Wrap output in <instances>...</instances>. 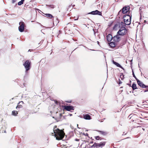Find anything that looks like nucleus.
Instances as JSON below:
<instances>
[{
	"label": "nucleus",
	"instance_id": "obj_1",
	"mask_svg": "<svg viewBox=\"0 0 148 148\" xmlns=\"http://www.w3.org/2000/svg\"><path fill=\"white\" fill-rule=\"evenodd\" d=\"M54 133H51L52 136L54 135L57 140H59L62 139L64 137L65 133L62 130L57 128L54 130Z\"/></svg>",
	"mask_w": 148,
	"mask_h": 148
},
{
	"label": "nucleus",
	"instance_id": "obj_2",
	"mask_svg": "<svg viewBox=\"0 0 148 148\" xmlns=\"http://www.w3.org/2000/svg\"><path fill=\"white\" fill-rule=\"evenodd\" d=\"M76 25L72 22L68 23L66 27L64 28L65 32L68 34H71L73 33V31Z\"/></svg>",
	"mask_w": 148,
	"mask_h": 148
},
{
	"label": "nucleus",
	"instance_id": "obj_3",
	"mask_svg": "<svg viewBox=\"0 0 148 148\" xmlns=\"http://www.w3.org/2000/svg\"><path fill=\"white\" fill-rule=\"evenodd\" d=\"M129 14L124 15L123 18L125 24L128 25H129L131 23L132 17L131 14Z\"/></svg>",
	"mask_w": 148,
	"mask_h": 148
},
{
	"label": "nucleus",
	"instance_id": "obj_4",
	"mask_svg": "<svg viewBox=\"0 0 148 148\" xmlns=\"http://www.w3.org/2000/svg\"><path fill=\"white\" fill-rule=\"evenodd\" d=\"M127 33V31L125 27H120V29L117 32V34L120 36L126 35Z\"/></svg>",
	"mask_w": 148,
	"mask_h": 148
},
{
	"label": "nucleus",
	"instance_id": "obj_5",
	"mask_svg": "<svg viewBox=\"0 0 148 148\" xmlns=\"http://www.w3.org/2000/svg\"><path fill=\"white\" fill-rule=\"evenodd\" d=\"M130 7L128 5H125L119 11V13H122L123 14L128 13L130 14Z\"/></svg>",
	"mask_w": 148,
	"mask_h": 148
},
{
	"label": "nucleus",
	"instance_id": "obj_6",
	"mask_svg": "<svg viewBox=\"0 0 148 148\" xmlns=\"http://www.w3.org/2000/svg\"><path fill=\"white\" fill-rule=\"evenodd\" d=\"M106 143V142H101L99 143L95 142L91 146V147L92 148H102L105 146Z\"/></svg>",
	"mask_w": 148,
	"mask_h": 148
},
{
	"label": "nucleus",
	"instance_id": "obj_7",
	"mask_svg": "<svg viewBox=\"0 0 148 148\" xmlns=\"http://www.w3.org/2000/svg\"><path fill=\"white\" fill-rule=\"evenodd\" d=\"M31 62L29 60H27L23 64L25 68L26 69V71H27L30 69Z\"/></svg>",
	"mask_w": 148,
	"mask_h": 148
},
{
	"label": "nucleus",
	"instance_id": "obj_8",
	"mask_svg": "<svg viewBox=\"0 0 148 148\" xmlns=\"http://www.w3.org/2000/svg\"><path fill=\"white\" fill-rule=\"evenodd\" d=\"M137 82L138 84L140 87L143 88H146V89L144 90V92L148 91V86H145L143 82L139 80L138 79L137 80Z\"/></svg>",
	"mask_w": 148,
	"mask_h": 148
},
{
	"label": "nucleus",
	"instance_id": "obj_9",
	"mask_svg": "<svg viewBox=\"0 0 148 148\" xmlns=\"http://www.w3.org/2000/svg\"><path fill=\"white\" fill-rule=\"evenodd\" d=\"M20 26L18 27V30L21 32H23L24 29L25 24L24 22L22 21L19 22Z\"/></svg>",
	"mask_w": 148,
	"mask_h": 148
},
{
	"label": "nucleus",
	"instance_id": "obj_10",
	"mask_svg": "<svg viewBox=\"0 0 148 148\" xmlns=\"http://www.w3.org/2000/svg\"><path fill=\"white\" fill-rule=\"evenodd\" d=\"M62 107L64 110L68 111H71V110H74V108L73 107L70 106L65 105L63 106Z\"/></svg>",
	"mask_w": 148,
	"mask_h": 148
},
{
	"label": "nucleus",
	"instance_id": "obj_11",
	"mask_svg": "<svg viewBox=\"0 0 148 148\" xmlns=\"http://www.w3.org/2000/svg\"><path fill=\"white\" fill-rule=\"evenodd\" d=\"M120 35L117 34L116 35L113 37V41L116 42H119L121 38L120 37Z\"/></svg>",
	"mask_w": 148,
	"mask_h": 148
},
{
	"label": "nucleus",
	"instance_id": "obj_12",
	"mask_svg": "<svg viewBox=\"0 0 148 148\" xmlns=\"http://www.w3.org/2000/svg\"><path fill=\"white\" fill-rule=\"evenodd\" d=\"M88 14H92V15L97 14L99 15H101L102 13L101 12L96 10L95 11H93L90 13H89Z\"/></svg>",
	"mask_w": 148,
	"mask_h": 148
},
{
	"label": "nucleus",
	"instance_id": "obj_13",
	"mask_svg": "<svg viewBox=\"0 0 148 148\" xmlns=\"http://www.w3.org/2000/svg\"><path fill=\"white\" fill-rule=\"evenodd\" d=\"M83 118L84 119L86 120H90L91 119V116L88 114H84Z\"/></svg>",
	"mask_w": 148,
	"mask_h": 148
},
{
	"label": "nucleus",
	"instance_id": "obj_14",
	"mask_svg": "<svg viewBox=\"0 0 148 148\" xmlns=\"http://www.w3.org/2000/svg\"><path fill=\"white\" fill-rule=\"evenodd\" d=\"M107 39L108 41L110 42L113 40V37L111 34H109L107 36Z\"/></svg>",
	"mask_w": 148,
	"mask_h": 148
},
{
	"label": "nucleus",
	"instance_id": "obj_15",
	"mask_svg": "<svg viewBox=\"0 0 148 148\" xmlns=\"http://www.w3.org/2000/svg\"><path fill=\"white\" fill-rule=\"evenodd\" d=\"M112 62L114 64L116 65L117 67H119L121 68L122 69H123V67L119 64L115 62L114 60H113Z\"/></svg>",
	"mask_w": 148,
	"mask_h": 148
},
{
	"label": "nucleus",
	"instance_id": "obj_16",
	"mask_svg": "<svg viewBox=\"0 0 148 148\" xmlns=\"http://www.w3.org/2000/svg\"><path fill=\"white\" fill-rule=\"evenodd\" d=\"M88 133H86V134H83V135L82 136V140L83 141H86V139H84V137H86V136H88Z\"/></svg>",
	"mask_w": 148,
	"mask_h": 148
},
{
	"label": "nucleus",
	"instance_id": "obj_17",
	"mask_svg": "<svg viewBox=\"0 0 148 148\" xmlns=\"http://www.w3.org/2000/svg\"><path fill=\"white\" fill-rule=\"evenodd\" d=\"M45 16L49 18H54V17L51 14H45Z\"/></svg>",
	"mask_w": 148,
	"mask_h": 148
},
{
	"label": "nucleus",
	"instance_id": "obj_18",
	"mask_svg": "<svg viewBox=\"0 0 148 148\" xmlns=\"http://www.w3.org/2000/svg\"><path fill=\"white\" fill-rule=\"evenodd\" d=\"M115 42H112L109 43V45L112 48H113L115 47Z\"/></svg>",
	"mask_w": 148,
	"mask_h": 148
},
{
	"label": "nucleus",
	"instance_id": "obj_19",
	"mask_svg": "<svg viewBox=\"0 0 148 148\" xmlns=\"http://www.w3.org/2000/svg\"><path fill=\"white\" fill-rule=\"evenodd\" d=\"M98 132H99L100 134L103 136L106 135L107 134V132L106 131H98Z\"/></svg>",
	"mask_w": 148,
	"mask_h": 148
},
{
	"label": "nucleus",
	"instance_id": "obj_20",
	"mask_svg": "<svg viewBox=\"0 0 148 148\" xmlns=\"http://www.w3.org/2000/svg\"><path fill=\"white\" fill-rule=\"evenodd\" d=\"M132 87L133 90H135V89L138 88L137 87H136V84L134 83H133V84Z\"/></svg>",
	"mask_w": 148,
	"mask_h": 148
},
{
	"label": "nucleus",
	"instance_id": "obj_21",
	"mask_svg": "<svg viewBox=\"0 0 148 148\" xmlns=\"http://www.w3.org/2000/svg\"><path fill=\"white\" fill-rule=\"evenodd\" d=\"M18 114V112L16 110H13L12 112V114L14 116H16Z\"/></svg>",
	"mask_w": 148,
	"mask_h": 148
},
{
	"label": "nucleus",
	"instance_id": "obj_22",
	"mask_svg": "<svg viewBox=\"0 0 148 148\" xmlns=\"http://www.w3.org/2000/svg\"><path fill=\"white\" fill-rule=\"evenodd\" d=\"M95 139L97 140H101L102 139V138H101L99 136H95Z\"/></svg>",
	"mask_w": 148,
	"mask_h": 148
},
{
	"label": "nucleus",
	"instance_id": "obj_23",
	"mask_svg": "<svg viewBox=\"0 0 148 148\" xmlns=\"http://www.w3.org/2000/svg\"><path fill=\"white\" fill-rule=\"evenodd\" d=\"M25 0H21V1L19 2L18 3V5H20L22 4H23V2Z\"/></svg>",
	"mask_w": 148,
	"mask_h": 148
},
{
	"label": "nucleus",
	"instance_id": "obj_24",
	"mask_svg": "<svg viewBox=\"0 0 148 148\" xmlns=\"http://www.w3.org/2000/svg\"><path fill=\"white\" fill-rule=\"evenodd\" d=\"M46 6L52 9L54 8L55 7L54 5H47Z\"/></svg>",
	"mask_w": 148,
	"mask_h": 148
},
{
	"label": "nucleus",
	"instance_id": "obj_25",
	"mask_svg": "<svg viewBox=\"0 0 148 148\" xmlns=\"http://www.w3.org/2000/svg\"><path fill=\"white\" fill-rule=\"evenodd\" d=\"M22 107H23V106L22 105L20 104H18V105L16 107V109H17L18 108H22Z\"/></svg>",
	"mask_w": 148,
	"mask_h": 148
},
{
	"label": "nucleus",
	"instance_id": "obj_26",
	"mask_svg": "<svg viewBox=\"0 0 148 148\" xmlns=\"http://www.w3.org/2000/svg\"><path fill=\"white\" fill-rule=\"evenodd\" d=\"M133 76L136 79V81H137V80H138V79L136 77L135 75L134 74V73L133 72Z\"/></svg>",
	"mask_w": 148,
	"mask_h": 148
},
{
	"label": "nucleus",
	"instance_id": "obj_27",
	"mask_svg": "<svg viewBox=\"0 0 148 148\" xmlns=\"http://www.w3.org/2000/svg\"><path fill=\"white\" fill-rule=\"evenodd\" d=\"M120 77L121 78L122 80H123L124 78V76L123 75H121L120 76Z\"/></svg>",
	"mask_w": 148,
	"mask_h": 148
},
{
	"label": "nucleus",
	"instance_id": "obj_28",
	"mask_svg": "<svg viewBox=\"0 0 148 148\" xmlns=\"http://www.w3.org/2000/svg\"><path fill=\"white\" fill-rule=\"evenodd\" d=\"M120 24L123 26H125V23H124L122 22H121Z\"/></svg>",
	"mask_w": 148,
	"mask_h": 148
},
{
	"label": "nucleus",
	"instance_id": "obj_29",
	"mask_svg": "<svg viewBox=\"0 0 148 148\" xmlns=\"http://www.w3.org/2000/svg\"><path fill=\"white\" fill-rule=\"evenodd\" d=\"M17 0H12V3H14L16 2Z\"/></svg>",
	"mask_w": 148,
	"mask_h": 148
},
{
	"label": "nucleus",
	"instance_id": "obj_30",
	"mask_svg": "<svg viewBox=\"0 0 148 148\" xmlns=\"http://www.w3.org/2000/svg\"><path fill=\"white\" fill-rule=\"evenodd\" d=\"M23 103V101H21L19 102L18 103V104H21L22 105Z\"/></svg>",
	"mask_w": 148,
	"mask_h": 148
},
{
	"label": "nucleus",
	"instance_id": "obj_31",
	"mask_svg": "<svg viewBox=\"0 0 148 148\" xmlns=\"http://www.w3.org/2000/svg\"><path fill=\"white\" fill-rule=\"evenodd\" d=\"M57 127V126H54V127H53V130H55L56 129H55V128H56Z\"/></svg>",
	"mask_w": 148,
	"mask_h": 148
},
{
	"label": "nucleus",
	"instance_id": "obj_32",
	"mask_svg": "<svg viewBox=\"0 0 148 148\" xmlns=\"http://www.w3.org/2000/svg\"><path fill=\"white\" fill-rule=\"evenodd\" d=\"M59 115L60 118H61L62 116V114L60 113V114Z\"/></svg>",
	"mask_w": 148,
	"mask_h": 148
},
{
	"label": "nucleus",
	"instance_id": "obj_33",
	"mask_svg": "<svg viewBox=\"0 0 148 148\" xmlns=\"http://www.w3.org/2000/svg\"><path fill=\"white\" fill-rule=\"evenodd\" d=\"M75 140L76 141H79V139H75Z\"/></svg>",
	"mask_w": 148,
	"mask_h": 148
},
{
	"label": "nucleus",
	"instance_id": "obj_34",
	"mask_svg": "<svg viewBox=\"0 0 148 148\" xmlns=\"http://www.w3.org/2000/svg\"><path fill=\"white\" fill-rule=\"evenodd\" d=\"M122 83V82H121V81H120L119 82V84H121Z\"/></svg>",
	"mask_w": 148,
	"mask_h": 148
},
{
	"label": "nucleus",
	"instance_id": "obj_35",
	"mask_svg": "<svg viewBox=\"0 0 148 148\" xmlns=\"http://www.w3.org/2000/svg\"><path fill=\"white\" fill-rule=\"evenodd\" d=\"M55 103L57 104H58V103H59V102L57 101Z\"/></svg>",
	"mask_w": 148,
	"mask_h": 148
},
{
	"label": "nucleus",
	"instance_id": "obj_36",
	"mask_svg": "<svg viewBox=\"0 0 148 148\" xmlns=\"http://www.w3.org/2000/svg\"><path fill=\"white\" fill-rule=\"evenodd\" d=\"M61 32H62L61 31L59 30V34H60V33L61 34Z\"/></svg>",
	"mask_w": 148,
	"mask_h": 148
},
{
	"label": "nucleus",
	"instance_id": "obj_37",
	"mask_svg": "<svg viewBox=\"0 0 148 148\" xmlns=\"http://www.w3.org/2000/svg\"><path fill=\"white\" fill-rule=\"evenodd\" d=\"M93 141H92V142H90V144L92 143H93Z\"/></svg>",
	"mask_w": 148,
	"mask_h": 148
},
{
	"label": "nucleus",
	"instance_id": "obj_38",
	"mask_svg": "<svg viewBox=\"0 0 148 148\" xmlns=\"http://www.w3.org/2000/svg\"><path fill=\"white\" fill-rule=\"evenodd\" d=\"M78 18V17L77 18V19H74V21H75V20H77Z\"/></svg>",
	"mask_w": 148,
	"mask_h": 148
},
{
	"label": "nucleus",
	"instance_id": "obj_39",
	"mask_svg": "<svg viewBox=\"0 0 148 148\" xmlns=\"http://www.w3.org/2000/svg\"><path fill=\"white\" fill-rule=\"evenodd\" d=\"M59 34L58 35V37H59Z\"/></svg>",
	"mask_w": 148,
	"mask_h": 148
},
{
	"label": "nucleus",
	"instance_id": "obj_40",
	"mask_svg": "<svg viewBox=\"0 0 148 148\" xmlns=\"http://www.w3.org/2000/svg\"><path fill=\"white\" fill-rule=\"evenodd\" d=\"M128 85H129V86H131V84H128Z\"/></svg>",
	"mask_w": 148,
	"mask_h": 148
},
{
	"label": "nucleus",
	"instance_id": "obj_41",
	"mask_svg": "<svg viewBox=\"0 0 148 148\" xmlns=\"http://www.w3.org/2000/svg\"><path fill=\"white\" fill-rule=\"evenodd\" d=\"M146 22V21L145 20L144 21V22Z\"/></svg>",
	"mask_w": 148,
	"mask_h": 148
},
{
	"label": "nucleus",
	"instance_id": "obj_42",
	"mask_svg": "<svg viewBox=\"0 0 148 148\" xmlns=\"http://www.w3.org/2000/svg\"><path fill=\"white\" fill-rule=\"evenodd\" d=\"M131 115V114H130V115H129V117H130Z\"/></svg>",
	"mask_w": 148,
	"mask_h": 148
},
{
	"label": "nucleus",
	"instance_id": "obj_43",
	"mask_svg": "<svg viewBox=\"0 0 148 148\" xmlns=\"http://www.w3.org/2000/svg\"><path fill=\"white\" fill-rule=\"evenodd\" d=\"M132 117V116H131L130 117V119H131Z\"/></svg>",
	"mask_w": 148,
	"mask_h": 148
},
{
	"label": "nucleus",
	"instance_id": "obj_44",
	"mask_svg": "<svg viewBox=\"0 0 148 148\" xmlns=\"http://www.w3.org/2000/svg\"><path fill=\"white\" fill-rule=\"evenodd\" d=\"M29 51H31V50H30L29 49Z\"/></svg>",
	"mask_w": 148,
	"mask_h": 148
},
{
	"label": "nucleus",
	"instance_id": "obj_45",
	"mask_svg": "<svg viewBox=\"0 0 148 148\" xmlns=\"http://www.w3.org/2000/svg\"><path fill=\"white\" fill-rule=\"evenodd\" d=\"M29 51H31V50H30L29 49Z\"/></svg>",
	"mask_w": 148,
	"mask_h": 148
},
{
	"label": "nucleus",
	"instance_id": "obj_46",
	"mask_svg": "<svg viewBox=\"0 0 148 148\" xmlns=\"http://www.w3.org/2000/svg\"><path fill=\"white\" fill-rule=\"evenodd\" d=\"M140 10H141V8H140Z\"/></svg>",
	"mask_w": 148,
	"mask_h": 148
},
{
	"label": "nucleus",
	"instance_id": "obj_47",
	"mask_svg": "<svg viewBox=\"0 0 148 148\" xmlns=\"http://www.w3.org/2000/svg\"><path fill=\"white\" fill-rule=\"evenodd\" d=\"M116 26V25H115V26H114V27H115V26Z\"/></svg>",
	"mask_w": 148,
	"mask_h": 148
},
{
	"label": "nucleus",
	"instance_id": "obj_48",
	"mask_svg": "<svg viewBox=\"0 0 148 148\" xmlns=\"http://www.w3.org/2000/svg\"><path fill=\"white\" fill-rule=\"evenodd\" d=\"M98 43H99V42L98 41Z\"/></svg>",
	"mask_w": 148,
	"mask_h": 148
},
{
	"label": "nucleus",
	"instance_id": "obj_49",
	"mask_svg": "<svg viewBox=\"0 0 148 148\" xmlns=\"http://www.w3.org/2000/svg\"><path fill=\"white\" fill-rule=\"evenodd\" d=\"M98 43H99V42L98 41Z\"/></svg>",
	"mask_w": 148,
	"mask_h": 148
}]
</instances>
